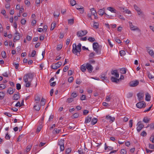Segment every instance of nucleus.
<instances>
[{"instance_id":"13","label":"nucleus","mask_w":154,"mask_h":154,"mask_svg":"<svg viewBox=\"0 0 154 154\" xmlns=\"http://www.w3.org/2000/svg\"><path fill=\"white\" fill-rule=\"evenodd\" d=\"M105 9L103 8V9H100L97 12L98 14L100 16H102L105 13Z\"/></svg>"},{"instance_id":"3","label":"nucleus","mask_w":154,"mask_h":154,"mask_svg":"<svg viewBox=\"0 0 154 154\" xmlns=\"http://www.w3.org/2000/svg\"><path fill=\"white\" fill-rule=\"evenodd\" d=\"M34 74L32 73H29L25 75L23 78L24 82H28V79H30V81H32L34 77Z\"/></svg>"},{"instance_id":"26","label":"nucleus","mask_w":154,"mask_h":154,"mask_svg":"<svg viewBox=\"0 0 154 154\" xmlns=\"http://www.w3.org/2000/svg\"><path fill=\"white\" fill-rule=\"evenodd\" d=\"M150 120V119L148 118L147 117H144L143 121L145 123H148Z\"/></svg>"},{"instance_id":"18","label":"nucleus","mask_w":154,"mask_h":154,"mask_svg":"<svg viewBox=\"0 0 154 154\" xmlns=\"http://www.w3.org/2000/svg\"><path fill=\"white\" fill-rule=\"evenodd\" d=\"M147 73L149 79H151L154 78V75H153V74H154L153 72H152V73H150L149 72H147Z\"/></svg>"},{"instance_id":"8","label":"nucleus","mask_w":154,"mask_h":154,"mask_svg":"<svg viewBox=\"0 0 154 154\" xmlns=\"http://www.w3.org/2000/svg\"><path fill=\"white\" fill-rule=\"evenodd\" d=\"M139 82L136 80L130 82L129 83L130 86L131 87H135L138 85Z\"/></svg>"},{"instance_id":"9","label":"nucleus","mask_w":154,"mask_h":154,"mask_svg":"<svg viewBox=\"0 0 154 154\" xmlns=\"http://www.w3.org/2000/svg\"><path fill=\"white\" fill-rule=\"evenodd\" d=\"M64 140H62L59 141L58 143V145L60 146V149L61 151H63L64 149Z\"/></svg>"},{"instance_id":"1","label":"nucleus","mask_w":154,"mask_h":154,"mask_svg":"<svg viewBox=\"0 0 154 154\" xmlns=\"http://www.w3.org/2000/svg\"><path fill=\"white\" fill-rule=\"evenodd\" d=\"M102 46H100L97 42H94L93 44V48L94 50L95 51L96 54H101Z\"/></svg>"},{"instance_id":"63","label":"nucleus","mask_w":154,"mask_h":154,"mask_svg":"<svg viewBox=\"0 0 154 154\" xmlns=\"http://www.w3.org/2000/svg\"><path fill=\"white\" fill-rule=\"evenodd\" d=\"M149 149H154V145L150 143L149 144Z\"/></svg>"},{"instance_id":"44","label":"nucleus","mask_w":154,"mask_h":154,"mask_svg":"<svg viewBox=\"0 0 154 154\" xmlns=\"http://www.w3.org/2000/svg\"><path fill=\"white\" fill-rule=\"evenodd\" d=\"M79 114L78 113H75L72 116L73 119H76L79 116Z\"/></svg>"},{"instance_id":"33","label":"nucleus","mask_w":154,"mask_h":154,"mask_svg":"<svg viewBox=\"0 0 154 154\" xmlns=\"http://www.w3.org/2000/svg\"><path fill=\"white\" fill-rule=\"evenodd\" d=\"M5 96V94L3 92H0V99L2 100Z\"/></svg>"},{"instance_id":"12","label":"nucleus","mask_w":154,"mask_h":154,"mask_svg":"<svg viewBox=\"0 0 154 154\" xmlns=\"http://www.w3.org/2000/svg\"><path fill=\"white\" fill-rule=\"evenodd\" d=\"M138 99L139 101L143 100V97L144 96V94L142 93H139L137 94Z\"/></svg>"},{"instance_id":"47","label":"nucleus","mask_w":154,"mask_h":154,"mask_svg":"<svg viewBox=\"0 0 154 154\" xmlns=\"http://www.w3.org/2000/svg\"><path fill=\"white\" fill-rule=\"evenodd\" d=\"M71 148H68L66 150V154H68L71 152Z\"/></svg>"},{"instance_id":"30","label":"nucleus","mask_w":154,"mask_h":154,"mask_svg":"<svg viewBox=\"0 0 154 154\" xmlns=\"http://www.w3.org/2000/svg\"><path fill=\"white\" fill-rule=\"evenodd\" d=\"M45 104V99H44L43 98H42L40 102V105L41 106H44Z\"/></svg>"},{"instance_id":"36","label":"nucleus","mask_w":154,"mask_h":154,"mask_svg":"<svg viewBox=\"0 0 154 154\" xmlns=\"http://www.w3.org/2000/svg\"><path fill=\"white\" fill-rule=\"evenodd\" d=\"M99 24L98 23L94 22L93 27L96 29H97L98 28Z\"/></svg>"},{"instance_id":"40","label":"nucleus","mask_w":154,"mask_h":154,"mask_svg":"<svg viewBox=\"0 0 154 154\" xmlns=\"http://www.w3.org/2000/svg\"><path fill=\"white\" fill-rule=\"evenodd\" d=\"M61 130L57 129V128H55L53 131V133L54 134L59 133L60 131Z\"/></svg>"},{"instance_id":"64","label":"nucleus","mask_w":154,"mask_h":154,"mask_svg":"<svg viewBox=\"0 0 154 154\" xmlns=\"http://www.w3.org/2000/svg\"><path fill=\"white\" fill-rule=\"evenodd\" d=\"M149 126L150 129H154V123H150V124Z\"/></svg>"},{"instance_id":"48","label":"nucleus","mask_w":154,"mask_h":154,"mask_svg":"<svg viewBox=\"0 0 154 154\" xmlns=\"http://www.w3.org/2000/svg\"><path fill=\"white\" fill-rule=\"evenodd\" d=\"M70 3L72 6H74L76 4V1L74 0H71Z\"/></svg>"},{"instance_id":"21","label":"nucleus","mask_w":154,"mask_h":154,"mask_svg":"<svg viewBox=\"0 0 154 154\" xmlns=\"http://www.w3.org/2000/svg\"><path fill=\"white\" fill-rule=\"evenodd\" d=\"M107 149L109 150H112L113 149V148L111 146H108L106 143L105 144V150H107Z\"/></svg>"},{"instance_id":"10","label":"nucleus","mask_w":154,"mask_h":154,"mask_svg":"<svg viewBox=\"0 0 154 154\" xmlns=\"http://www.w3.org/2000/svg\"><path fill=\"white\" fill-rule=\"evenodd\" d=\"M86 68L88 70L89 73H91L92 72L93 68L91 64L89 63H87L86 64Z\"/></svg>"},{"instance_id":"14","label":"nucleus","mask_w":154,"mask_h":154,"mask_svg":"<svg viewBox=\"0 0 154 154\" xmlns=\"http://www.w3.org/2000/svg\"><path fill=\"white\" fill-rule=\"evenodd\" d=\"M111 74L112 75H115V76L116 78H119V74L117 72V70H112L111 71Z\"/></svg>"},{"instance_id":"32","label":"nucleus","mask_w":154,"mask_h":154,"mask_svg":"<svg viewBox=\"0 0 154 154\" xmlns=\"http://www.w3.org/2000/svg\"><path fill=\"white\" fill-rule=\"evenodd\" d=\"M24 135V134H21L19 135L17 139V141H20L21 140V138L23 137Z\"/></svg>"},{"instance_id":"46","label":"nucleus","mask_w":154,"mask_h":154,"mask_svg":"<svg viewBox=\"0 0 154 154\" xmlns=\"http://www.w3.org/2000/svg\"><path fill=\"white\" fill-rule=\"evenodd\" d=\"M31 81H28V82L26 83V85H25V86L26 87H29L31 85Z\"/></svg>"},{"instance_id":"58","label":"nucleus","mask_w":154,"mask_h":154,"mask_svg":"<svg viewBox=\"0 0 154 154\" xmlns=\"http://www.w3.org/2000/svg\"><path fill=\"white\" fill-rule=\"evenodd\" d=\"M127 151L126 150L124 149H122L121 150V154H126Z\"/></svg>"},{"instance_id":"15","label":"nucleus","mask_w":154,"mask_h":154,"mask_svg":"<svg viewBox=\"0 0 154 154\" xmlns=\"http://www.w3.org/2000/svg\"><path fill=\"white\" fill-rule=\"evenodd\" d=\"M20 98V94L18 92L16 94H15L12 97L13 100H17Z\"/></svg>"},{"instance_id":"28","label":"nucleus","mask_w":154,"mask_h":154,"mask_svg":"<svg viewBox=\"0 0 154 154\" xmlns=\"http://www.w3.org/2000/svg\"><path fill=\"white\" fill-rule=\"evenodd\" d=\"M127 69L126 68H123L120 69L121 73L122 74H125L126 72Z\"/></svg>"},{"instance_id":"56","label":"nucleus","mask_w":154,"mask_h":154,"mask_svg":"<svg viewBox=\"0 0 154 154\" xmlns=\"http://www.w3.org/2000/svg\"><path fill=\"white\" fill-rule=\"evenodd\" d=\"M2 57H3V58H6V53L5 51H2Z\"/></svg>"},{"instance_id":"25","label":"nucleus","mask_w":154,"mask_h":154,"mask_svg":"<svg viewBox=\"0 0 154 154\" xmlns=\"http://www.w3.org/2000/svg\"><path fill=\"white\" fill-rule=\"evenodd\" d=\"M7 91V92L10 94H12L14 92L13 89L11 87L8 88Z\"/></svg>"},{"instance_id":"53","label":"nucleus","mask_w":154,"mask_h":154,"mask_svg":"<svg viewBox=\"0 0 154 154\" xmlns=\"http://www.w3.org/2000/svg\"><path fill=\"white\" fill-rule=\"evenodd\" d=\"M26 22V20L25 19H22L21 20V23L22 25H25Z\"/></svg>"},{"instance_id":"51","label":"nucleus","mask_w":154,"mask_h":154,"mask_svg":"<svg viewBox=\"0 0 154 154\" xmlns=\"http://www.w3.org/2000/svg\"><path fill=\"white\" fill-rule=\"evenodd\" d=\"M62 47V46L61 45H57V50L58 51H59L61 50Z\"/></svg>"},{"instance_id":"37","label":"nucleus","mask_w":154,"mask_h":154,"mask_svg":"<svg viewBox=\"0 0 154 154\" xmlns=\"http://www.w3.org/2000/svg\"><path fill=\"white\" fill-rule=\"evenodd\" d=\"M56 24V23L55 22L51 24V27L50 28V30H53L54 29V27L55 26Z\"/></svg>"},{"instance_id":"52","label":"nucleus","mask_w":154,"mask_h":154,"mask_svg":"<svg viewBox=\"0 0 154 154\" xmlns=\"http://www.w3.org/2000/svg\"><path fill=\"white\" fill-rule=\"evenodd\" d=\"M21 85L19 83H17L16 84V88L18 90H19L21 89Z\"/></svg>"},{"instance_id":"24","label":"nucleus","mask_w":154,"mask_h":154,"mask_svg":"<svg viewBox=\"0 0 154 154\" xmlns=\"http://www.w3.org/2000/svg\"><path fill=\"white\" fill-rule=\"evenodd\" d=\"M34 108L37 111H39L40 109V107L39 105H35L34 106Z\"/></svg>"},{"instance_id":"50","label":"nucleus","mask_w":154,"mask_h":154,"mask_svg":"<svg viewBox=\"0 0 154 154\" xmlns=\"http://www.w3.org/2000/svg\"><path fill=\"white\" fill-rule=\"evenodd\" d=\"M73 101V99L72 98H67V102L68 103H70Z\"/></svg>"},{"instance_id":"31","label":"nucleus","mask_w":154,"mask_h":154,"mask_svg":"<svg viewBox=\"0 0 154 154\" xmlns=\"http://www.w3.org/2000/svg\"><path fill=\"white\" fill-rule=\"evenodd\" d=\"M32 147V146L31 145H29L25 149V150H26V152H29L30 150L31 149Z\"/></svg>"},{"instance_id":"7","label":"nucleus","mask_w":154,"mask_h":154,"mask_svg":"<svg viewBox=\"0 0 154 154\" xmlns=\"http://www.w3.org/2000/svg\"><path fill=\"white\" fill-rule=\"evenodd\" d=\"M129 26L130 27V29L131 30L135 31L136 30H138L139 32H140V30L137 27V26H134L132 25V23L131 22H129Z\"/></svg>"},{"instance_id":"17","label":"nucleus","mask_w":154,"mask_h":154,"mask_svg":"<svg viewBox=\"0 0 154 154\" xmlns=\"http://www.w3.org/2000/svg\"><path fill=\"white\" fill-rule=\"evenodd\" d=\"M137 125V130L138 132H140V131L144 127V125Z\"/></svg>"},{"instance_id":"20","label":"nucleus","mask_w":154,"mask_h":154,"mask_svg":"<svg viewBox=\"0 0 154 154\" xmlns=\"http://www.w3.org/2000/svg\"><path fill=\"white\" fill-rule=\"evenodd\" d=\"M111 79L112 82L116 83H117L118 81H119L120 80V79H117L113 76L111 77Z\"/></svg>"},{"instance_id":"4","label":"nucleus","mask_w":154,"mask_h":154,"mask_svg":"<svg viewBox=\"0 0 154 154\" xmlns=\"http://www.w3.org/2000/svg\"><path fill=\"white\" fill-rule=\"evenodd\" d=\"M15 31L16 32L14 34V37L13 39V42H15L19 40L20 37V36L18 31L16 29Z\"/></svg>"},{"instance_id":"39","label":"nucleus","mask_w":154,"mask_h":154,"mask_svg":"<svg viewBox=\"0 0 154 154\" xmlns=\"http://www.w3.org/2000/svg\"><path fill=\"white\" fill-rule=\"evenodd\" d=\"M88 40L91 42H93L95 41V39L94 38L92 37H89L88 39Z\"/></svg>"},{"instance_id":"11","label":"nucleus","mask_w":154,"mask_h":154,"mask_svg":"<svg viewBox=\"0 0 154 154\" xmlns=\"http://www.w3.org/2000/svg\"><path fill=\"white\" fill-rule=\"evenodd\" d=\"M107 9L111 12L114 13L116 14V15H119V13L116 9L112 7H109L107 8Z\"/></svg>"},{"instance_id":"60","label":"nucleus","mask_w":154,"mask_h":154,"mask_svg":"<svg viewBox=\"0 0 154 154\" xmlns=\"http://www.w3.org/2000/svg\"><path fill=\"white\" fill-rule=\"evenodd\" d=\"M5 138L7 140H9L10 138V136L8 134V133L7 132L5 136Z\"/></svg>"},{"instance_id":"34","label":"nucleus","mask_w":154,"mask_h":154,"mask_svg":"<svg viewBox=\"0 0 154 154\" xmlns=\"http://www.w3.org/2000/svg\"><path fill=\"white\" fill-rule=\"evenodd\" d=\"M40 100V97L38 96H37L35 98V102L36 103H38Z\"/></svg>"},{"instance_id":"54","label":"nucleus","mask_w":154,"mask_h":154,"mask_svg":"<svg viewBox=\"0 0 154 154\" xmlns=\"http://www.w3.org/2000/svg\"><path fill=\"white\" fill-rule=\"evenodd\" d=\"M147 135V133L144 131H143L141 134V135L143 137L146 136Z\"/></svg>"},{"instance_id":"2","label":"nucleus","mask_w":154,"mask_h":154,"mask_svg":"<svg viewBox=\"0 0 154 154\" xmlns=\"http://www.w3.org/2000/svg\"><path fill=\"white\" fill-rule=\"evenodd\" d=\"M81 51V50H79V48L76 47L75 43H74L73 44L72 52L73 54L79 56L80 55V52Z\"/></svg>"},{"instance_id":"16","label":"nucleus","mask_w":154,"mask_h":154,"mask_svg":"<svg viewBox=\"0 0 154 154\" xmlns=\"http://www.w3.org/2000/svg\"><path fill=\"white\" fill-rule=\"evenodd\" d=\"M60 67L58 63H53L51 66V68L54 69H56Z\"/></svg>"},{"instance_id":"62","label":"nucleus","mask_w":154,"mask_h":154,"mask_svg":"<svg viewBox=\"0 0 154 154\" xmlns=\"http://www.w3.org/2000/svg\"><path fill=\"white\" fill-rule=\"evenodd\" d=\"M86 96L84 95H82V96L81 97L80 99L82 100H86Z\"/></svg>"},{"instance_id":"19","label":"nucleus","mask_w":154,"mask_h":154,"mask_svg":"<svg viewBox=\"0 0 154 154\" xmlns=\"http://www.w3.org/2000/svg\"><path fill=\"white\" fill-rule=\"evenodd\" d=\"M91 119L92 117H89L88 116H87L85 119V124H87L90 121H91Z\"/></svg>"},{"instance_id":"23","label":"nucleus","mask_w":154,"mask_h":154,"mask_svg":"<svg viewBox=\"0 0 154 154\" xmlns=\"http://www.w3.org/2000/svg\"><path fill=\"white\" fill-rule=\"evenodd\" d=\"M97 118H93L91 120V124L92 125H94L97 122Z\"/></svg>"},{"instance_id":"45","label":"nucleus","mask_w":154,"mask_h":154,"mask_svg":"<svg viewBox=\"0 0 154 154\" xmlns=\"http://www.w3.org/2000/svg\"><path fill=\"white\" fill-rule=\"evenodd\" d=\"M133 94L131 92H129L127 94V97L128 98H130L133 96Z\"/></svg>"},{"instance_id":"42","label":"nucleus","mask_w":154,"mask_h":154,"mask_svg":"<svg viewBox=\"0 0 154 154\" xmlns=\"http://www.w3.org/2000/svg\"><path fill=\"white\" fill-rule=\"evenodd\" d=\"M91 13L93 15L97 13L96 11L94 10V8L91 9Z\"/></svg>"},{"instance_id":"61","label":"nucleus","mask_w":154,"mask_h":154,"mask_svg":"<svg viewBox=\"0 0 154 154\" xmlns=\"http://www.w3.org/2000/svg\"><path fill=\"white\" fill-rule=\"evenodd\" d=\"M134 7L137 11H138L139 10H140V8L137 7V6L136 5H134Z\"/></svg>"},{"instance_id":"22","label":"nucleus","mask_w":154,"mask_h":154,"mask_svg":"<svg viewBox=\"0 0 154 154\" xmlns=\"http://www.w3.org/2000/svg\"><path fill=\"white\" fill-rule=\"evenodd\" d=\"M150 96L148 93H147L146 94L145 100L146 101H149L150 100Z\"/></svg>"},{"instance_id":"55","label":"nucleus","mask_w":154,"mask_h":154,"mask_svg":"<svg viewBox=\"0 0 154 154\" xmlns=\"http://www.w3.org/2000/svg\"><path fill=\"white\" fill-rule=\"evenodd\" d=\"M6 88V86L3 84H0V90H2Z\"/></svg>"},{"instance_id":"59","label":"nucleus","mask_w":154,"mask_h":154,"mask_svg":"<svg viewBox=\"0 0 154 154\" xmlns=\"http://www.w3.org/2000/svg\"><path fill=\"white\" fill-rule=\"evenodd\" d=\"M94 56L95 53L94 52H92L89 55V57L90 58H93Z\"/></svg>"},{"instance_id":"35","label":"nucleus","mask_w":154,"mask_h":154,"mask_svg":"<svg viewBox=\"0 0 154 154\" xmlns=\"http://www.w3.org/2000/svg\"><path fill=\"white\" fill-rule=\"evenodd\" d=\"M74 23V20L73 19L68 20V23L71 25H72Z\"/></svg>"},{"instance_id":"38","label":"nucleus","mask_w":154,"mask_h":154,"mask_svg":"<svg viewBox=\"0 0 154 154\" xmlns=\"http://www.w3.org/2000/svg\"><path fill=\"white\" fill-rule=\"evenodd\" d=\"M42 128V126L41 125H40L36 129V132L37 133H39L41 130Z\"/></svg>"},{"instance_id":"57","label":"nucleus","mask_w":154,"mask_h":154,"mask_svg":"<svg viewBox=\"0 0 154 154\" xmlns=\"http://www.w3.org/2000/svg\"><path fill=\"white\" fill-rule=\"evenodd\" d=\"M77 94L75 92H73L71 95V97H72L73 98H75L77 96Z\"/></svg>"},{"instance_id":"41","label":"nucleus","mask_w":154,"mask_h":154,"mask_svg":"<svg viewBox=\"0 0 154 154\" xmlns=\"http://www.w3.org/2000/svg\"><path fill=\"white\" fill-rule=\"evenodd\" d=\"M149 54L152 57H154V52L152 50H149L148 51Z\"/></svg>"},{"instance_id":"5","label":"nucleus","mask_w":154,"mask_h":154,"mask_svg":"<svg viewBox=\"0 0 154 154\" xmlns=\"http://www.w3.org/2000/svg\"><path fill=\"white\" fill-rule=\"evenodd\" d=\"M88 32L86 30L79 31L77 32V35L79 37H82L85 35Z\"/></svg>"},{"instance_id":"27","label":"nucleus","mask_w":154,"mask_h":154,"mask_svg":"<svg viewBox=\"0 0 154 154\" xmlns=\"http://www.w3.org/2000/svg\"><path fill=\"white\" fill-rule=\"evenodd\" d=\"M86 69H87L86 66H85L83 64L81 66V69L82 72H85L86 71Z\"/></svg>"},{"instance_id":"43","label":"nucleus","mask_w":154,"mask_h":154,"mask_svg":"<svg viewBox=\"0 0 154 154\" xmlns=\"http://www.w3.org/2000/svg\"><path fill=\"white\" fill-rule=\"evenodd\" d=\"M13 65L15 66L16 69H18L19 65V63L16 62H13Z\"/></svg>"},{"instance_id":"29","label":"nucleus","mask_w":154,"mask_h":154,"mask_svg":"<svg viewBox=\"0 0 154 154\" xmlns=\"http://www.w3.org/2000/svg\"><path fill=\"white\" fill-rule=\"evenodd\" d=\"M77 9L80 11V13L82 14L83 13L84 11V9L83 7L82 6H81L80 8H77Z\"/></svg>"},{"instance_id":"6","label":"nucleus","mask_w":154,"mask_h":154,"mask_svg":"<svg viewBox=\"0 0 154 154\" xmlns=\"http://www.w3.org/2000/svg\"><path fill=\"white\" fill-rule=\"evenodd\" d=\"M136 106L139 108H144L146 106V103L144 101L140 102L136 104Z\"/></svg>"},{"instance_id":"49","label":"nucleus","mask_w":154,"mask_h":154,"mask_svg":"<svg viewBox=\"0 0 154 154\" xmlns=\"http://www.w3.org/2000/svg\"><path fill=\"white\" fill-rule=\"evenodd\" d=\"M121 56H123L125 54V51L124 50H121L119 52Z\"/></svg>"}]
</instances>
